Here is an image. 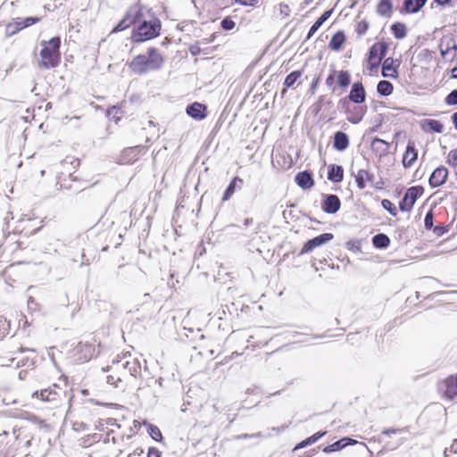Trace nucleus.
<instances>
[{
  "instance_id": "nucleus-11",
  "label": "nucleus",
  "mask_w": 457,
  "mask_h": 457,
  "mask_svg": "<svg viewBox=\"0 0 457 457\" xmlns=\"http://www.w3.org/2000/svg\"><path fill=\"white\" fill-rule=\"evenodd\" d=\"M333 237H334L333 234L324 233V234H321L312 239H310L303 245V246L301 249L300 253L304 254V253H310L316 247H319V246L329 242L330 240L333 239Z\"/></svg>"
},
{
  "instance_id": "nucleus-52",
  "label": "nucleus",
  "mask_w": 457,
  "mask_h": 457,
  "mask_svg": "<svg viewBox=\"0 0 457 457\" xmlns=\"http://www.w3.org/2000/svg\"><path fill=\"white\" fill-rule=\"evenodd\" d=\"M236 4L245 7H255L259 4L260 0H234Z\"/></svg>"
},
{
  "instance_id": "nucleus-24",
  "label": "nucleus",
  "mask_w": 457,
  "mask_h": 457,
  "mask_svg": "<svg viewBox=\"0 0 457 457\" xmlns=\"http://www.w3.org/2000/svg\"><path fill=\"white\" fill-rule=\"evenodd\" d=\"M349 145L348 136L342 131H337L334 135L333 146L337 151H344Z\"/></svg>"
},
{
  "instance_id": "nucleus-42",
  "label": "nucleus",
  "mask_w": 457,
  "mask_h": 457,
  "mask_svg": "<svg viewBox=\"0 0 457 457\" xmlns=\"http://www.w3.org/2000/svg\"><path fill=\"white\" fill-rule=\"evenodd\" d=\"M371 147L375 151H381L386 153L389 150L390 145L386 141L380 138H374L371 142Z\"/></svg>"
},
{
  "instance_id": "nucleus-34",
  "label": "nucleus",
  "mask_w": 457,
  "mask_h": 457,
  "mask_svg": "<svg viewBox=\"0 0 457 457\" xmlns=\"http://www.w3.org/2000/svg\"><path fill=\"white\" fill-rule=\"evenodd\" d=\"M391 32L396 39H403L407 35V27L403 22H395L391 25Z\"/></svg>"
},
{
  "instance_id": "nucleus-54",
  "label": "nucleus",
  "mask_w": 457,
  "mask_h": 457,
  "mask_svg": "<svg viewBox=\"0 0 457 457\" xmlns=\"http://www.w3.org/2000/svg\"><path fill=\"white\" fill-rule=\"evenodd\" d=\"M39 21L40 18L38 17H28L22 21V26H25V28H27Z\"/></svg>"
},
{
  "instance_id": "nucleus-20",
  "label": "nucleus",
  "mask_w": 457,
  "mask_h": 457,
  "mask_svg": "<svg viewBox=\"0 0 457 457\" xmlns=\"http://www.w3.org/2000/svg\"><path fill=\"white\" fill-rule=\"evenodd\" d=\"M125 105L126 102L123 101L117 105L109 107L106 111V116L108 119L118 123L126 114V112L124 111Z\"/></svg>"
},
{
  "instance_id": "nucleus-40",
  "label": "nucleus",
  "mask_w": 457,
  "mask_h": 457,
  "mask_svg": "<svg viewBox=\"0 0 457 457\" xmlns=\"http://www.w3.org/2000/svg\"><path fill=\"white\" fill-rule=\"evenodd\" d=\"M326 434V432H317L315 434H313L312 436L306 438L305 440H303L302 442H300L295 449H301V448H304L306 447L307 445H310L315 442H317L320 438H321L324 435Z\"/></svg>"
},
{
  "instance_id": "nucleus-50",
  "label": "nucleus",
  "mask_w": 457,
  "mask_h": 457,
  "mask_svg": "<svg viewBox=\"0 0 457 457\" xmlns=\"http://www.w3.org/2000/svg\"><path fill=\"white\" fill-rule=\"evenodd\" d=\"M336 74H337V71L332 70V71H330L328 76L326 79V85L333 91H335Z\"/></svg>"
},
{
  "instance_id": "nucleus-28",
  "label": "nucleus",
  "mask_w": 457,
  "mask_h": 457,
  "mask_svg": "<svg viewBox=\"0 0 457 457\" xmlns=\"http://www.w3.org/2000/svg\"><path fill=\"white\" fill-rule=\"evenodd\" d=\"M333 12V9L328 10L324 12L321 16L314 22V24L311 27L308 35L307 39H310L316 31L320 29V27L331 16Z\"/></svg>"
},
{
  "instance_id": "nucleus-45",
  "label": "nucleus",
  "mask_w": 457,
  "mask_h": 457,
  "mask_svg": "<svg viewBox=\"0 0 457 457\" xmlns=\"http://www.w3.org/2000/svg\"><path fill=\"white\" fill-rule=\"evenodd\" d=\"M148 433L151 437L155 441H161L162 438V432L158 427L154 425H149Z\"/></svg>"
},
{
  "instance_id": "nucleus-51",
  "label": "nucleus",
  "mask_w": 457,
  "mask_h": 457,
  "mask_svg": "<svg viewBox=\"0 0 457 457\" xmlns=\"http://www.w3.org/2000/svg\"><path fill=\"white\" fill-rule=\"evenodd\" d=\"M445 102L448 105L457 104V89L453 90L445 99Z\"/></svg>"
},
{
  "instance_id": "nucleus-16",
  "label": "nucleus",
  "mask_w": 457,
  "mask_h": 457,
  "mask_svg": "<svg viewBox=\"0 0 457 457\" xmlns=\"http://www.w3.org/2000/svg\"><path fill=\"white\" fill-rule=\"evenodd\" d=\"M348 99L349 101L358 104L365 102L366 91L361 82H355L353 84L348 95Z\"/></svg>"
},
{
  "instance_id": "nucleus-30",
  "label": "nucleus",
  "mask_w": 457,
  "mask_h": 457,
  "mask_svg": "<svg viewBox=\"0 0 457 457\" xmlns=\"http://www.w3.org/2000/svg\"><path fill=\"white\" fill-rule=\"evenodd\" d=\"M377 12L383 17H390L393 13V4L390 0H379L377 4Z\"/></svg>"
},
{
  "instance_id": "nucleus-14",
  "label": "nucleus",
  "mask_w": 457,
  "mask_h": 457,
  "mask_svg": "<svg viewBox=\"0 0 457 457\" xmlns=\"http://www.w3.org/2000/svg\"><path fill=\"white\" fill-rule=\"evenodd\" d=\"M449 175L446 167L439 166L435 169L429 177L428 183L431 187H438L445 183Z\"/></svg>"
},
{
  "instance_id": "nucleus-21",
  "label": "nucleus",
  "mask_w": 457,
  "mask_h": 457,
  "mask_svg": "<svg viewBox=\"0 0 457 457\" xmlns=\"http://www.w3.org/2000/svg\"><path fill=\"white\" fill-rule=\"evenodd\" d=\"M303 71H294L290 72L283 82V88L281 90V95L285 96L287 92L288 88H294L295 84L299 80V79L302 77Z\"/></svg>"
},
{
  "instance_id": "nucleus-6",
  "label": "nucleus",
  "mask_w": 457,
  "mask_h": 457,
  "mask_svg": "<svg viewBox=\"0 0 457 457\" xmlns=\"http://www.w3.org/2000/svg\"><path fill=\"white\" fill-rule=\"evenodd\" d=\"M424 191V187L420 185L407 188L403 199L399 202V210L403 212H411L416 201L423 195Z\"/></svg>"
},
{
  "instance_id": "nucleus-37",
  "label": "nucleus",
  "mask_w": 457,
  "mask_h": 457,
  "mask_svg": "<svg viewBox=\"0 0 457 457\" xmlns=\"http://www.w3.org/2000/svg\"><path fill=\"white\" fill-rule=\"evenodd\" d=\"M427 0H405L404 8L410 13L418 12L426 4Z\"/></svg>"
},
{
  "instance_id": "nucleus-63",
  "label": "nucleus",
  "mask_w": 457,
  "mask_h": 457,
  "mask_svg": "<svg viewBox=\"0 0 457 457\" xmlns=\"http://www.w3.org/2000/svg\"><path fill=\"white\" fill-rule=\"evenodd\" d=\"M452 120L454 125V128L457 129V112H454L452 116Z\"/></svg>"
},
{
  "instance_id": "nucleus-10",
  "label": "nucleus",
  "mask_w": 457,
  "mask_h": 457,
  "mask_svg": "<svg viewBox=\"0 0 457 457\" xmlns=\"http://www.w3.org/2000/svg\"><path fill=\"white\" fill-rule=\"evenodd\" d=\"M400 60L388 57L382 63V76L396 79L399 77Z\"/></svg>"
},
{
  "instance_id": "nucleus-57",
  "label": "nucleus",
  "mask_w": 457,
  "mask_h": 457,
  "mask_svg": "<svg viewBox=\"0 0 457 457\" xmlns=\"http://www.w3.org/2000/svg\"><path fill=\"white\" fill-rule=\"evenodd\" d=\"M319 82H320V76H317L313 79V80L310 86L309 91L311 92V94L313 95L316 92Z\"/></svg>"
},
{
  "instance_id": "nucleus-9",
  "label": "nucleus",
  "mask_w": 457,
  "mask_h": 457,
  "mask_svg": "<svg viewBox=\"0 0 457 457\" xmlns=\"http://www.w3.org/2000/svg\"><path fill=\"white\" fill-rule=\"evenodd\" d=\"M438 389L443 396L448 400L457 397V373L446 377L439 382Z\"/></svg>"
},
{
  "instance_id": "nucleus-38",
  "label": "nucleus",
  "mask_w": 457,
  "mask_h": 457,
  "mask_svg": "<svg viewBox=\"0 0 457 457\" xmlns=\"http://www.w3.org/2000/svg\"><path fill=\"white\" fill-rule=\"evenodd\" d=\"M377 91L384 96H390L394 91V86L388 80H380L377 85Z\"/></svg>"
},
{
  "instance_id": "nucleus-8",
  "label": "nucleus",
  "mask_w": 457,
  "mask_h": 457,
  "mask_svg": "<svg viewBox=\"0 0 457 457\" xmlns=\"http://www.w3.org/2000/svg\"><path fill=\"white\" fill-rule=\"evenodd\" d=\"M145 151L146 149L144 145L125 147L119 154L117 163L120 165L133 164Z\"/></svg>"
},
{
  "instance_id": "nucleus-64",
  "label": "nucleus",
  "mask_w": 457,
  "mask_h": 457,
  "mask_svg": "<svg viewBox=\"0 0 457 457\" xmlns=\"http://www.w3.org/2000/svg\"><path fill=\"white\" fill-rule=\"evenodd\" d=\"M451 75L453 79H457V66L451 70Z\"/></svg>"
},
{
  "instance_id": "nucleus-23",
  "label": "nucleus",
  "mask_w": 457,
  "mask_h": 457,
  "mask_svg": "<svg viewBox=\"0 0 457 457\" xmlns=\"http://www.w3.org/2000/svg\"><path fill=\"white\" fill-rule=\"evenodd\" d=\"M355 182L359 189H364L367 182L373 180V175L366 170H359L354 175Z\"/></svg>"
},
{
  "instance_id": "nucleus-48",
  "label": "nucleus",
  "mask_w": 457,
  "mask_h": 457,
  "mask_svg": "<svg viewBox=\"0 0 457 457\" xmlns=\"http://www.w3.org/2000/svg\"><path fill=\"white\" fill-rule=\"evenodd\" d=\"M434 213L432 210H429L424 219V227L426 229L430 230L434 228Z\"/></svg>"
},
{
  "instance_id": "nucleus-25",
  "label": "nucleus",
  "mask_w": 457,
  "mask_h": 457,
  "mask_svg": "<svg viewBox=\"0 0 457 457\" xmlns=\"http://www.w3.org/2000/svg\"><path fill=\"white\" fill-rule=\"evenodd\" d=\"M243 184H244L243 179H241L239 177L233 178V179L230 181L229 185L228 186L227 189L225 190V192L223 194L222 201L226 202V201L229 200L231 198V196L234 195L236 188L237 187L240 188L243 186Z\"/></svg>"
},
{
  "instance_id": "nucleus-7",
  "label": "nucleus",
  "mask_w": 457,
  "mask_h": 457,
  "mask_svg": "<svg viewBox=\"0 0 457 457\" xmlns=\"http://www.w3.org/2000/svg\"><path fill=\"white\" fill-rule=\"evenodd\" d=\"M143 17V6L134 5L129 9L122 20L112 29V33L123 31L133 24L138 22Z\"/></svg>"
},
{
  "instance_id": "nucleus-18",
  "label": "nucleus",
  "mask_w": 457,
  "mask_h": 457,
  "mask_svg": "<svg viewBox=\"0 0 457 457\" xmlns=\"http://www.w3.org/2000/svg\"><path fill=\"white\" fill-rule=\"evenodd\" d=\"M187 113L195 120H201L207 116L205 104L195 102L187 107Z\"/></svg>"
},
{
  "instance_id": "nucleus-36",
  "label": "nucleus",
  "mask_w": 457,
  "mask_h": 457,
  "mask_svg": "<svg viewBox=\"0 0 457 457\" xmlns=\"http://www.w3.org/2000/svg\"><path fill=\"white\" fill-rule=\"evenodd\" d=\"M336 80L341 88H346L351 83V75L348 71H337Z\"/></svg>"
},
{
  "instance_id": "nucleus-61",
  "label": "nucleus",
  "mask_w": 457,
  "mask_h": 457,
  "mask_svg": "<svg viewBox=\"0 0 457 457\" xmlns=\"http://www.w3.org/2000/svg\"><path fill=\"white\" fill-rule=\"evenodd\" d=\"M279 7H280V11L281 12H285L287 15L288 14V12L290 11L289 10V6L286 4H279Z\"/></svg>"
},
{
  "instance_id": "nucleus-58",
  "label": "nucleus",
  "mask_w": 457,
  "mask_h": 457,
  "mask_svg": "<svg viewBox=\"0 0 457 457\" xmlns=\"http://www.w3.org/2000/svg\"><path fill=\"white\" fill-rule=\"evenodd\" d=\"M22 21L21 19L18 18L15 20L14 21V24H15V29L12 30V33H16L23 29H25V26H22Z\"/></svg>"
},
{
  "instance_id": "nucleus-62",
  "label": "nucleus",
  "mask_w": 457,
  "mask_h": 457,
  "mask_svg": "<svg viewBox=\"0 0 457 457\" xmlns=\"http://www.w3.org/2000/svg\"><path fill=\"white\" fill-rule=\"evenodd\" d=\"M438 5H447L452 0H434Z\"/></svg>"
},
{
  "instance_id": "nucleus-35",
  "label": "nucleus",
  "mask_w": 457,
  "mask_h": 457,
  "mask_svg": "<svg viewBox=\"0 0 457 457\" xmlns=\"http://www.w3.org/2000/svg\"><path fill=\"white\" fill-rule=\"evenodd\" d=\"M346 112L349 114L347 118L348 120L352 123H357L362 119L363 115L365 114L366 108L361 106L353 107V110L348 109Z\"/></svg>"
},
{
  "instance_id": "nucleus-53",
  "label": "nucleus",
  "mask_w": 457,
  "mask_h": 457,
  "mask_svg": "<svg viewBox=\"0 0 457 457\" xmlns=\"http://www.w3.org/2000/svg\"><path fill=\"white\" fill-rule=\"evenodd\" d=\"M432 229L435 236L441 237L449 231V226L438 225L434 227Z\"/></svg>"
},
{
  "instance_id": "nucleus-12",
  "label": "nucleus",
  "mask_w": 457,
  "mask_h": 457,
  "mask_svg": "<svg viewBox=\"0 0 457 457\" xmlns=\"http://www.w3.org/2000/svg\"><path fill=\"white\" fill-rule=\"evenodd\" d=\"M75 182H77V178L69 170H62L57 175L55 187L58 190H71Z\"/></svg>"
},
{
  "instance_id": "nucleus-19",
  "label": "nucleus",
  "mask_w": 457,
  "mask_h": 457,
  "mask_svg": "<svg viewBox=\"0 0 457 457\" xmlns=\"http://www.w3.org/2000/svg\"><path fill=\"white\" fill-rule=\"evenodd\" d=\"M340 206L339 197L336 195H328L324 199L321 208L326 213L334 214L340 209Z\"/></svg>"
},
{
  "instance_id": "nucleus-22",
  "label": "nucleus",
  "mask_w": 457,
  "mask_h": 457,
  "mask_svg": "<svg viewBox=\"0 0 457 457\" xmlns=\"http://www.w3.org/2000/svg\"><path fill=\"white\" fill-rule=\"evenodd\" d=\"M295 182L303 189H310L314 185L312 174L306 170L296 174Z\"/></svg>"
},
{
  "instance_id": "nucleus-33",
  "label": "nucleus",
  "mask_w": 457,
  "mask_h": 457,
  "mask_svg": "<svg viewBox=\"0 0 457 457\" xmlns=\"http://www.w3.org/2000/svg\"><path fill=\"white\" fill-rule=\"evenodd\" d=\"M347 445H349V437H344V438H341L340 440L324 447L323 452L326 453L337 452V451L344 449Z\"/></svg>"
},
{
  "instance_id": "nucleus-13",
  "label": "nucleus",
  "mask_w": 457,
  "mask_h": 457,
  "mask_svg": "<svg viewBox=\"0 0 457 457\" xmlns=\"http://www.w3.org/2000/svg\"><path fill=\"white\" fill-rule=\"evenodd\" d=\"M62 393V389L56 384H54L52 387L36 391L32 396L39 397L44 402H55L60 398Z\"/></svg>"
},
{
  "instance_id": "nucleus-5",
  "label": "nucleus",
  "mask_w": 457,
  "mask_h": 457,
  "mask_svg": "<svg viewBox=\"0 0 457 457\" xmlns=\"http://www.w3.org/2000/svg\"><path fill=\"white\" fill-rule=\"evenodd\" d=\"M387 50L388 45L383 41L376 42L370 46L366 60L367 69L370 72L376 71L379 67Z\"/></svg>"
},
{
  "instance_id": "nucleus-43",
  "label": "nucleus",
  "mask_w": 457,
  "mask_h": 457,
  "mask_svg": "<svg viewBox=\"0 0 457 457\" xmlns=\"http://www.w3.org/2000/svg\"><path fill=\"white\" fill-rule=\"evenodd\" d=\"M220 27L226 31L232 30L236 28V22L231 16H227L221 21Z\"/></svg>"
},
{
  "instance_id": "nucleus-4",
  "label": "nucleus",
  "mask_w": 457,
  "mask_h": 457,
  "mask_svg": "<svg viewBox=\"0 0 457 457\" xmlns=\"http://www.w3.org/2000/svg\"><path fill=\"white\" fill-rule=\"evenodd\" d=\"M112 364L117 370L120 369L127 370L129 375L134 378H137L141 375L140 361L137 358H132L129 352L123 353L122 355H117V357L112 360Z\"/></svg>"
},
{
  "instance_id": "nucleus-1",
  "label": "nucleus",
  "mask_w": 457,
  "mask_h": 457,
  "mask_svg": "<svg viewBox=\"0 0 457 457\" xmlns=\"http://www.w3.org/2000/svg\"><path fill=\"white\" fill-rule=\"evenodd\" d=\"M60 37H54L49 40H43L40 44L37 66L40 69L49 70L59 66L62 60Z\"/></svg>"
},
{
  "instance_id": "nucleus-56",
  "label": "nucleus",
  "mask_w": 457,
  "mask_h": 457,
  "mask_svg": "<svg viewBox=\"0 0 457 457\" xmlns=\"http://www.w3.org/2000/svg\"><path fill=\"white\" fill-rule=\"evenodd\" d=\"M407 430L406 428H387L382 431L383 435L390 436L391 434L402 433Z\"/></svg>"
},
{
  "instance_id": "nucleus-29",
  "label": "nucleus",
  "mask_w": 457,
  "mask_h": 457,
  "mask_svg": "<svg viewBox=\"0 0 457 457\" xmlns=\"http://www.w3.org/2000/svg\"><path fill=\"white\" fill-rule=\"evenodd\" d=\"M333 12V9L328 10L324 12L321 16L314 22V24L311 27L308 35L307 39H310L316 31L320 29V27L331 16Z\"/></svg>"
},
{
  "instance_id": "nucleus-3",
  "label": "nucleus",
  "mask_w": 457,
  "mask_h": 457,
  "mask_svg": "<svg viewBox=\"0 0 457 457\" xmlns=\"http://www.w3.org/2000/svg\"><path fill=\"white\" fill-rule=\"evenodd\" d=\"M162 30L161 21L154 17L149 21H143L132 32L131 39L135 43H142L160 36Z\"/></svg>"
},
{
  "instance_id": "nucleus-49",
  "label": "nucleus",
  "mask_w": 457,
  "mask_h": 457,
  "mask_svg": "<svg viewBox=\"0 0 457 457\" xmlns=\"http://www.w3.org/2000/svg\"><path fill=\"white\" fill-rule=\"evenodd\" d=\"M369 29V23L366 21H361L356 24L355 31L359 36L364 35Z\"/></svg>"
},
{
  "instance_id": "nucleus-44",
  "label": "nucleus",
  "mask_w": 457,
  "mask_h": 457,
  "mask_svg": "<svg viewBox=\"0 0 457 457\" xmlns=\"http://www.w3.org/2000/svg\"><path fill=\"white\" fill-rule=\"evenodd\" d=\"M382 207L386 210L392 216L397 215V209L395 205L388 199H383L381 202Z\"/></svg>"
},
{
  "instance_id": "nucleus-15",
  "label": "nucleus",
  "mask_w": 457,
  "mask_h": 457,
  "mask_svg": "<svg viewBox=\"0 0 457 457\" xmlns=\"http://www.w3.org/2000/svg\"><path fill=\"white\" fill-rule=\"evenodd\" d=\"M428 298L439 303H457V291H437L428 295Z\"/></svg>"
},
{
  "instance_id": "nucleus-60",
  "label": "nucleus",
  "mask_w": 457,
  "mask_h": 457,
  "mask_svg": "<svg viewBox=\"0 0 457 457\" xmlns=\"http://www.w3.org/2000/svg\"><path fill=\"white\" fill-rule=\"evenodd\" d=\"M289 424H284L279 428H271L270 430L275 431L277 434L280 433L281 431H284L288 428Z\"/></svg>"
},
{
  "instance_id": "nucleus-2",
  "label": "nucleus",
  "mask_w": 457,
  "mask_h": 457,
  "mask_svg": "<svg viewBox=\"0 0 457 457\" xmlns=\"http://www.w3.org/2000/svg\"><path fill=\"white\" fill-rule=\"evenodd\" d=\"M164 59L156 47L147 49L146 54H138L129 62L131 71L137 75L145 74L150 71L159 70Z\"/></svg>"
},
{
  "instance_id": "nucleus-59",
  "label": "nucleus",
  "mask_w": 457,
  "mask_h": 457,
  "mask_svg": "<svg viewBox=\"0 0 457 457\" xmlns=\"http://www.w3.org/2000/svg\"><path fill=\"white\" fill-rule=\"evenodd\" d=\"M147 457H161V452L154 447H151L148 450Z\"/></svg>"
},
{
  "instance_id": "nucleus-31",
  "label": "nucleus",
  "mask_w": 457,
  "mask_h": 457,
  "mask_svg": "<svg viewBox=\"0 0 457 457\" xmlns=\"http://www.w3.org/2000/svg\"><path fill=\"white\" fill-rule=\"evenodd\" d=\"M78 352H83L84 354L82 357H79V360L82 361H89L94 354V347L92 345L88 343H79L76 348Z\"/></svg>"
},
{
  "instance_id": "nucleus-39",
  "label": "nucleus",
  "mask_w": 457,
  "mask_h": 457,
  "mask_svg": "<svg viewBox=\"0 0 457 457\" xmlns=\"http://www.w3.org/2000/svg\"><path fill=\"white\" fill-rule=\"evenodd\" d=\"M372 244L377 248H386L390 245V239L386 235L381 233L373 237Z\"/></svg>"
},
{
  "instance_id": "nucleus-32",
  "label": "nucleus",
  "mask_w": 457,
  "mask_h": 457,
  "mask_svg": "<svg viewBox=\"0 0 457 457\" xmlns=\"http://www.w3.org/2000/svg\"><path fill=\"white\" fill-rule=\"evenodd\" d=\"M440 53L443 58H445L446 55L453 50L456 52L457 50V45L455 44L454 40L452 38L449 39H442L440 43Z\"/></svg>"
},
{
  "instance_id": "nucleus-46",
  "label": "nucleus",
  "mask_w": 457,
  "mask_h": 457,
  "mask_svg": "<svg viewBox=\"0 0 457 457\" xmlns=\"http://www.w3.org/2000/svg\"><path fill=\"white\" fill-rule=\"evenodd\" d=\"M446 163L453 168L457 167V149H453L448 153Z\"/></svg>"
},
{
  "instance_id": "nucleus-47",
  "label": "nucleus",
  "mask_w": 457,
  "mask_h": 457,
  "mask_svg": "<svg viewBox=\"0 0 457 457\" xmlns=\"http://www.w3.org/2000/svg\"><path fill=\"white\" fill-rule=\"evenodd\" d=\"M106 381L108 384L112 385L114 387H120V384H122V378L120 375L111 374L107 376Z\"/></svg>"
},
{
  "instance_id": "nucleus-27",
  "label": "nucleus",
  "mask_w": 457,
  "mask_h": 457,
  "mask_svg": "<svg viewBox=\"0 0 457 457\" xmlns=\"http://www.w3.org/2000/svg\"><path fill=\"white\" fill-rule=\"evenodd\" d=\"M328 179L333 182H341L344 179V169L340 165L332 164L329 166Z\"/></svg>"
},
{
  "instance_id": "nucleus-17",
  "label": "nucleus",
  "mask_w": 457,
  "mask_h": 457,
  "mask_svg": "<svg viewBox=\"0 0 457 457\" xmlns=\"http://www.w3.org/2000/svg\"><path fill=\"white\" fill-rule=\"evenodd\" d=\"M418 159V150L412 141H409L403 155V165L404 168L411 167Z\"/></svg>"
},
{
  "instance_id": "nucleus-55",
  "label": "nucleus",
  "mask_w": 457,
  "mask_h": 457,
  "mask_svg": "<svg viewBox=\"0 0 457 457\" xmlns=\"http://www.w3.org/2000/svg\"><path fill=\"white\" fill-rule=\"evenodd\" d=\"M265 436L262 433L258 432L255 434H241L237 436V439H247V438H254V437H264Z\"/></svg>"
},
{
  "instance_id": "nucleus-41",
  "label": "nucleus",
  "mask_w": 457,
  "mask_h": 457,
  "mask_svg": "<svg viewBox=\"0 0 457 457\" xmlns=\"http://www.w3.org/2000/svg\"><path fill=\"white\" fill-rule=\"evenodd\" d=\"M425 125V129L436 133H442L444 129L443 124L437 120H427Z\"/></svg>"
},
{
  "instance_id": "nucleus-26",
  "label": "nucleus",
  "mask_w": 457,
  "mask_h": 457,
  "mask_svg": "<svg viewBox=\"0 0 457 457\" xmlns=\"http://www.w3.org/2000/svg\"><path fill=\"white\" fill-rule=\"evenodd\" d=\"M346 37L345 32L342 30L337 31L331 37L328 46L333 51H339L343 45L345 43Z\"/></svg>"
}]
</instances>
